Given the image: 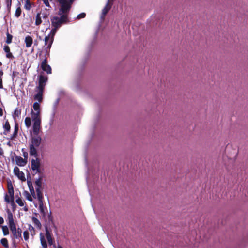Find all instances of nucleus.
<instances>
[{"mask_svg":"<svg viewBox=\"0 0 248 248\" xmlns=\"http://www.w3.org/2000/svg\"><path fill=\"white\" fill-rule=\"evenodd\" d=\"M50 1H52V0H49Z\"/></svg>","mask_w":248,"mask_h":248,"instance_id":"e2e57ef3","label":"nucleus"},{"mask_svg":"<svg viewBox=\"0 0 248 248\" xmlns=\"http://www.w3.org/2000/svg\"><path fill=\"white\" fill-rule=\"evenodd\" d=\"M21 4L19 2H18L17 4V7L15 11V16L17 18H18L21 15L22 13V10L21 8Z\"/></svg>","mask_w":248,"mask_h":248,"instance_id":"bb28decb","label":"nucleus"},{"mask_svg":"<svg viewBox=\"0 0 248 248\" xmlns=\"http://www.w3.org/2000/svg\"><path fill=\"white\" fill-rule=\"evenodd\" d=\"M57 248H62V246L59 245Z\"/></svg>","mask_w":248,"mask_h":248,"instance_id":"4d7b16f0","label":"nucleus"},{"mask_svg":"<svg viewBox=\"0 0 248 248\" xmlns=\"http://www.w3.org/2000/svg\"><path fill=\"white\" fill-rule=\"evenodd\" d=\"M12 1V0H6V1L7 9L9 11L10 10L11 7Z\"/></svg>","mask_w":248,"mask_h":248,"instance_id":"37998d69","label":"nucleus"},{"mask_svg":"<svg viewBox=\"0 0 248 248\" xmlns=\"http://www.w3.org/2000/svg\"><path fill=\"white\" fill-rule=\"evenodd\" d=\"M21 109L16 108L14 112L13 117L15 119H16V117H18L21 114Z\"/></svg>","mask_w":248,"mask_h":248,"instance_id":"c756f323","label":"nucleus"},{"mask_svg":"<svg viewBox=\"0 0 248 248\" xmlns=\"http://www.w3.org/2000/svg\"><path fill=\"white\" fill-rule=\"evenodd\" d=\"M3 127L4 129L3 134L7 135L11 129V126L8 120L5 121V124H3Z\"/></svg>","mask_w":248,"mask_h":248,"instance_id":"b1692460","label":"nucleus"},{"mask_svg":"<svg viewBox=\"0 0 248 248\" xmlns=\"http://www.w3.org/2000/svg\"><path fill=\"white\" fill-rule=\"evenodd\" d=\"M40 238L43 248H47V243L46 240L45 236L42 232L40 233Z\"/></svg>","mask_w":248,"mask_h":248,"instance_id":"412c9836","label":"nucleus"},{"mask_svg":"<svg viewBox=\"0 0 248 248\" xmlns=\"http://www.w3.org/2000/svg\"><path fill=\"white\" fill-rule=\"evenodd\" d=\"M109 0H108V2L106 4V6L102 10V16H105L111 9V5L109 4Z\"/></svg>","mask_w":248,"mask_h":248,"instance_id":"4be33fe9","label":"nucleus"},{"mask_svg":"<svg viewBox=\"0 0 248 248\" xmlns=\"http://www.w3.org/2000/svg\"><path fill=\"white\" fill-rule=\"evenodd\" d=\"M15 155V159L16 164L20 167L24 166L26 165L27 163V159H23L22 157L20 156H16V154Z\"/></svg>","mask_w":248,"mask_h":248,"instance_id":"9b49d317","label":"nucleus"},{"mask_svg":"<svg viewBox=\"0 0 248 248\" xmlns=\"http://www.w3.org/2000/svg\"><path fill=\"white\" fill-rule=\"evenodd\" d=\"M7 188L9 196L7 194L5 195V201L7 203H10L11 205H15V203L14 202V190L11 181L8 182Z\"/></svg>","mask_w":248,"mask_h":248,"instance_id":"20e7f679","label":"nucleus"},{"mask_svg":"<svg viewBox=\"0 0 248 248\" xmlns=\"http://www.w3.org/2000/svg\"><path fill=\"white\" fill-rule=\"evenodd\" d=\"M3 223H4L3 218L1 217H0V224H2Z\"/></svg>","mask_w":248,"mask_h":248,"instance_id":"de8ad7c7","label":"nucleus"},{"mask_svg":"<svg viewBox=\"0 0 248 248\" xmlns=\"http://www.w3.org/2000/svg\"><path fill=\"white\" fill-rule=\"evenodd\" d=\"M23 236L25 241H28L29 237V233L28 231H25L23 232Z\"/></svg>","mask_w":248,"mask_h":248,"instance_id":"79ce46f5","label":"nucleus"},{"mask_svg":"<svg viewBox=\"0 0 248 248\" xmlns=\"http://www.w3.org/2000/svg\"><path fill=\"white\" fill-rule=\"evenodd\" d=\"M53 39L54 36H52L51 32L47 36H46L44 39L45 45L43 47V50L40 51L39 52V57L42 56L43 51L45 52L44 55H46V56H49L50 49L51 48Z\"/></svg>","mask_w":248,"mask_h":248,"instance_id":"f03ea898","label":"nucleus"},{"mask_svg":"<svg viewBox=\"0 0 248 248\" xmlns=\"http://www.w3.org/2000/svg\"><path fill=\"white\" fill-rule=\"evenodd\" d=\"M86 16V14L85 13H81L78 15L76 17V19H80L83 18Z\"/></svg>","mask_w":248,"mask_h":248,"instance_id":"c03bdc74","label":"nucleus"},{"mask_svg":"<svg viewBox=\"0 0 248 248\" xmlns=\"http://www.w3.org/2000/svg\"><path fill=\"white\" fill-rule=\"evenodd\" d=\"M41 13H38L37 14L36 16H35V24L36 26L40 25L42 23V19L41 18L43 17V18H45L47 17V16L46 14H43V16H41Z\"/></svg>","mask_w":248,"mask_h":248,"instance_id":"2eb2a0df","label":"nucleus"},{"mask_svg":"<svg viewBox=\"0 0 248 248\" xmlns=\"http://www.w3.org/2000/svg\"><path fill=\"white\" fill-rule=\"evenodd\" d=\"M6 36H7V37H6V43L7 44H9L12 43L13 36L9 33L8 31H7L6 32Z\"/></svg>","mask_w":248,"mask_h":248,"instance_id":"473e14b6","label":"nucleus"},{"mask_svg":"<svg viewBox=\"0 0 248 248\" xmlns=\"http://www.w3.org/2000/svg\"><path fill=\"white\" fill-rule=\"evenodd\" d=\"M35 170H36L37 173H40L41 172V170L40 168H39V169H35Z\"/></svg>","mask_w":248,"mask_h":248,"instance_id":"603ef678","label":"nucleus"},{"mask_svg":"<svg viewBox=\"0 0 248 248\" xmlns=\"http://www.w3.org/2000/svg\"><path fill=\"white\" fill-rule=\"evenodd\" d=\"M2 229L4 236L7 235L9 233V229L7 226H2Z\"/></svg>","mask_w":248,"mask_h":248,"instance_id":"e433bc0d","label":"nucleus"},{"mask_svg":"<svg viewBox=\"0 0 248 248\" xmlns=\"http://www.w3.org/2000/svg\"><path fill=\"white\" fill-rule=\"evenodd\" d=\"M27 155H28V154H27V153H26H26H24V156L25 157H27Z\"/></svg>","mask_w":248,"mask_h":248,"instance_id":"864d4df0","label":"nucleus"},{"mask_svg":"<svg viewBox=\"0 0 248 248\" xmlns=\"http://www.w3.org/2000/svg\"><path fill=\"white\" fill-rule=\"evenodd\" d=\"M27 184H28V186L29 187L31 195L34 198H36V195H35V193L34 188H33V187L32 186V182H31V178L30 176L29 177V179L28 177H27Z\"/></svg>","mask_w":248,"mask_h":248,"instance_id":"4468645a","label":"nucleus"},{"mask_svg":"<svg viewBox=\"0 0 248 248\" xmlns=\"http://www.w3.org/2000/svg\"><path fill=\"white\" fill-rule=\"evenodd\" d=\"M28 229L30 231L32 235H34L35 234V229L32 225H31L30 224L29 225Z\"/></svg>","mask_w":248,"mask_h":248,"instance_id":"4c0bfd02","label":"nucleus"},{"mask_svg":"<svg viewBox=\"0 0 248 248\" xmlns=\"http://www.w3.org/2000/svg\"><path fill=\"white\" fill-rule=\"evenodd\" d=\"M49 56H46V55H44V59H43L41 63V68L44 72H46L47 74H50L52 72V69L51 66L47 63V58Z\"/></svg>","mask_w":248,"mask_h":248,"instance_id":"0eeeda50","label":"nucleus"},{"mask_svg":"<svg viewBox=\"0 0 248 248\" xmlns=\"http://www.w3.org/2000/svg\"><path fill=\"white\" fill-rule=\"evenodd\" d=\"M14 172L20 180H21L22 181H25L26 178L25 177V174L22 171H20V169L18 167L16 166L14 167Z\"/></svg>","mask_w":248,"mask_h":248,"instance_id":"9d476101","label":"nucleus"},{"mask_svg":"<svg viewBox=\"0 0 248 248\" xmlns=\"http://www.w3.org/2000/svg\"><path fill=\"white\" fill-rule=\"evenodd\" d=\"M33 108L35 111L41 112L40 105L39 102H34L33 104Z\"/></svg>","mask_w":248,"mask_h":248,"instance_id":"7c9ffc66","label":"nucleus"},{"mask_svg":"<svg viewBox=\"0 0 248 248\" xmlns=\"http://www.w3.org/2000/svg\"><path fill=\"white\" fill-rule=\"evenodd\" d=\"M3 50L6 53V57L8 59H14V57L10 51V48L8 45H4L3 47Z\"/></svg>","mask_w":248,"mask_h":248,"instance_id":"a211bd4d","label":"nucleus"},{"mask_svg":"<svg viewBox=\"0 0 248 248\" xmlns=\"http://www.w3.org/2000/svg\"><path fill=\"white\" fill-rule=\"evenodd\" d=\"M16 202L20 206H23L24 205V202L22 201V200L20 198H18L16 200Z\"/></svg>","mask_w":248,"mask_h":248,"instance_id":"ea45409f","label":"nucleus"},{"mask_svg":"<svg viewBox=\"0 0 248 248\" xmlns=\"http://www.w3.org/2000/svg\"><path fill=\"white\" fill-rule=\"evenodd\" d=\"M24 8L29 11L31 8V4L30 0H26L25 4L24 6Z\"/></svg>","mask_w":248,"mask_h":248,"instance_id":"c9c22d12","label":"nucleus"},{"mask_svg":"<svg viewBox=\"0 0 248 248\" xmlns=\"http://www.w3.org/2000/svg\"><path fill=\"white\" fill-rule=\"evenodd\" d=\"M36 146H33V145H30L29 146V153L30 155L34 156L35 157H37L38 156L37 150Z\"/></svg>","mask_w":248,"mask_h":248,"instance_id":"aec40b11","label":"nucleus"},{"mask_svg":"<svg viewBox=\"0 0 248 248\" xmlns=\"http://www.w3.org/2000/svg\"><path fill=\"white\" fill-rule=\"evenodd\" d=\"M7 144L8 145H9V146H11V143H10V141H9V142L7 143Z\"/></svg>","mask_w":248,"mask_h":248,"instance_id":"5fc2aeb1","label":"nucleus"},{"mask_svg":"<svg viewBox=\"0 0 248 248\" xmlns=\"http://www.w3.org/2000/svg\"><path fill=\"white\" fill-rule=\"evenodd\" d=\"M42 178L40 177L38 179L35 181V188H38V189H42Z\"/></svg>","mask_w":248,"mask_h":248,"instance_id":"c85d7f7f","label":"nucleus"},{"mask_svg":"<svg viewBox=\"0 0 248 248\" xmlns=\"http://www.w3.org/2000/svg\"><path fill=\"white\" fill-rule=\"evenodd\" d=\"M74 0H69V2L71 3L72 4Z\"/></svg>","mask_w":248,"mask_h":248,"instance_id":"6e6d98bb","label":"nucleus"},{"mask_svg":"<svg viewBox=\"0 0 248 248\" xmlns=\"http://www.w3.org/2000/svg\"><path fill=\"white\" fill-rule=\"evenodd\" d=\"M48 219H50V215H48Z\"/></svg>","mask_w":248,"mask_h":248,"instance_id":"680f3d73","label":"nucleus"},{"mask_svg":"<svg viewBox=\"0 0 248 248\" xmlns=\"http://www.w3.org/2000/svg\"><path fill=\"white\" fill-rule=\"evenodd\" d=\"M0 89L3 88L2 78H0Z\"/></svg>","mask_w":248,"mask_h":248,"instance_id":"49530a36","label":"nucleus"},{"mask_svg":"<svg viewBox=\"0 0 248 248\" xmlns=\"http://www.w3.org/2000/svg\"><path fill=\"white\" fill-rule=\"evenodd\" d=\"M25 195L28 201H32V197L28 191H25Z\"/></svg>","mask_w":248,"mask_h":248,"instance_id":"a19ab883","label":"nucleus"},{"mask_svg":"<svg viewBox=\"0 0 248 248\" xmlns=\"http://www.w3.org/2000/svg\"><path fill=\"white\" fill-rule=\"evenodd\" d=\"M1 245L5 248H9V244L7 239L5 238H3L0 240Z\"/></svg>","mask_w":248,"mask_h":248,"instance_id":"2f4dec72","label":"nucleus"},{"mask_svg":"<svg viewBox=\"0 0 248 248\" xmlns=\"http://www.w3.org/2000/svg\"><path fill=\"white\" fill-rule=\"evenodd\" d=\"M59 16H53L51 18V25L53 28L51 31V34L54 36L57 30L60 28L62 25V13Z\"/></svg>","mask_w":248,"mask_h":248,"instance_id":"7ed1b4c3","label":"nucleus"},{"mask_svg":"<svg viewBox=\"0 0 248 248\" xmlns=\"http://www.w3.org/2000/svg\"><path fill=\"white\" fill-rule=\"evenodd\" d=\"M40 160L39 158H37L34 159H32L31 160V168L32 170H35V169H39L40 168Z\"/></svg>","mask_w":248,"mask_h":248,"instance_id":"f8f14e48","label":"nucleus"},{"mask_svg":"<svg viewBox=\"0 0 248 248\" xmlns=\"http://www.w3.org/2000/svg\"><path fill=\"white\" fill-rule=\"evenodd\" d=\"M25 43L26 47L29 48L31 47L33 43L32 37L29 35L27 36L25 39Z\"/></svg>","mask_w":248,"mask_h":248,"instance_id":"5701e85b","label":"nucleus"},{"mask_svg":"<svg viewBox=\"0 0 248 248\" xmlns=\"http://www.w3.org/2000/svg\"><path fill=\"white\" fill-rule=\"evenodd\" d=\"M24 210H25V211H27V210H28V209H27V207H25V208H24Z\"/></svg>","mask_w":248,"mask_h":248,"instance_id":"13d9d810","label":"nucleus"},{"mask_svg":"<svg viewBox=\"0 0 248 248\" xmlns=\"http://www.w3.org/2000/svg\"><path fill=\"white\" fill-rule=\"evenodd\" d=\"M42 1H43V3L46 5V7H47L48 8H50L51 7V6H50V5L49 4L48 0H42Z\"/></svg>","mask_w":248,"mask_h":248,"instance_id":"a18cd8bd","label":"nucleus"},{"mask_svg":"<svg viewBox=\"0 0 248 248\" xmlns=\"http://www.w3.org/2000/svg\"><path fill=\"white\" fill-rule=\"evenodd\" d=\"M22 230L20 228H18L16 231L12 232L14 238L17 239L19 241L22 240Z\"/></svg>","mask_w":248,"mask_h":248,"instance_id":"ddd939ff","label":"nucleus"},{"mask_svg":"<svg viewBox=\"0 0 248 248\" xmlns=\"http://www.w3.org/2000/svg\"><path fill=\"white\" fill-rule=\"evenodd\" d=\"M31 219L32 222L33 223L34 225L36 226L37 229L40 230L42 227V225L40 221L34 217H32Z\"/></svg>","mask_w":248,"mask_h":248,"instance_id":"a878e982","label":"nucleus"},{"mask_svg":"<svg viewBox=\"0 0 248 248\" xmlns=\"http://www.w3.org/2000/svg\"><path fill=\"white\" fill-rule=\"evenodd\" d=\"M7 213H8V224H9L10 229L11 232L16 231V230H17V229L16 227V225L14 222L13 214L9 211V210H8Z\"/></svg>","mask_w":248,"mask_h":248,"instance_id":"6e6552de","label":"nucleus"},{"mask_svg":"<svg viewBox=\"0 0 248 248\" xmlns=\"http://www.w3.org/2000/svg\"><path fill=\"white\" fill-rule=\"evenodd\" d=\"M2 62L0 61V66H1L2 65Z\"/></svg>","mask_w":248,"mask_h":248,"instance_id":"052dcab7","label":"nucleus"},{"mask_svg":"<svg viewBox=\"0 0 248 248\" xmlns=\"http://www.w3.org/2000/svg\"><path fill=\"white\" fill-rule=\"evenodd\" d=\"M61 99V96H60V97H58L56 99L55 102H54V104H53V109H54V111L56 110Z\"/></svg>","mask_w":248,"mask_h":248,"instance_id":"72a5a7b5","label":"nucleus"},{"mask_svg":"<svg viewBox=\"0 0 248 248\" xmlns=\"http://www.w3.org/2000/svg\"><path fill=\"white\" fill-rule=\"evenodd\" d=\"M18 129V124L17 123H15L14 133L9 138L10 140H13L17 137Z\"/></svg>","mask_w":248,"mask_h":248,"instance_id":"6ab92c4d","label":"nucleus"},{"mask_svg":"<svg viewBox=\"0 0 248 248\" xmlns=\"http://www.w3.org/2000/svg\"><path fill=\"white\" fill-rule=\"evenodd\" d=\"M71 3L67 2V0H63V24L70 22L68 13L71 7Z\"/></svg>","mask_w":248,"mask_h":248,"instance_id":"39448f33","label":"nucleus"},{"mask_svg":"<svg viewBox=\"0 0 248 248\" xmlns=\"http://www.w3.org/2000/svg\"><path fill=\"white\" fill-rule=\"evenodd\" d=\"M3 75V72L2 70H0V78H2V76Z\"/></svg>","mask_w":248,"mask_h":248,"instance_id":"3c124183","label":"nucleus"},{"mask_svg":"<svg viewBox=\"0 0 248 248\" xmlns=\"http://www.w3.org/2000/svg\"><path fill=\"white\" fill-rule=\"evenodd\" d=\"M39 208L40 210V212L41 214L45 217V212L44 211V209L43 208V203H39Z\"/></svg>","mask_w":248,"mask_h":248,"instance_id":"58836bf2","label":"nucleus"},{"mask_svg":"<svg viewBox=\"0 0 248 248\" xmlns=\"http://www.w3.org/2000/svg\"><path fill=\"white\" fill-rule=\"evenodd\" d=\"M3 114V109L1 108H0V116H2Z\"/></svg>","mask_w":248,"mask_h":248,"instance_id":"09e8293b","label":"nucleus"},{"mask_svg":"<svg viewBox=\"0 0 248 248\" xmlns=\"http://www.w3.org/2000/svg\"><path fill=\"white\" fill-rule=\"evenodd\" d=\"M54 4L59 6L58 13L61 14L62 12V0H54Z\"/></svg>","mask_w":248,"mask_h":248,"instance_id":"cd10ccee","label":"nucleus"},{"mask_svg":"<svg viewBox=\"0 0 248 248\" xmlns=\"http://www.w3.org/2000/svg\"><path fill=\"white\" fill-rule=\"evenodd\" d=\"M41 189L36 188V195L39 203H42L43 200V195Z\"/></svg>","mask_w":248,"mask_h":248,"instance_id":"393cba45","label":"nucleus"},{"mask_svg":"<svg viewBox=\"0 0 248 248\" xmlns=\"http://www.w3.org/2000/svg\"><path fill=\"white\" fill-rule=\"evenodd\" d=\"M25 124L26 127H29L31 126V119L29 117H27L25 118Z\"/></svg>","mask_w":248,"mask_h":248,"instance_id":"f704fd0d","label":"nucleus"},{"mask_svg":"<svg viewBox=\"0 0 248 248\" xmlns=\"http://www.w3.org/2000/svg\"><path fill=\"white\" fill-rule=\"evenodd\" d=\"M3 154V151L1 148L0 147V156L2 155Z\"/></svg>","mask_w":248,"mask_h":248,"instance_id":"8fccbe9b","label":"nucleus"},{"mask_svg":"<svg viewBox=\"0 0 248 248\" xmlns=\"http://www.w3.org/2000/svg\"><path fill=\"white\" fill-rule=\"evenodd\" d=\"M33 137L31 138V144L30 145H33V146H36V147H39L41 142L42 138L39 136V134H34Z\"/></svg>","mask_w":248,"mask_h":248,"instance_id":"1a4fd4ad","label":"nucleus"},{"mask_svg":"<svg viewBox=\"0 0 248 248\" xmlns=\"http://www.w3.org/2000/svg\"><path fill=\"white\" fill-rule=\"evenodd\" d=\"M31 115L33 122V133L35 135L39 134L41 129V112L33 111L31 110Z\"/></svg>","mask_w":248,"mask_h":248,"instance_id":"f257e3e1","label":"nucleus"},{"mask_svg":"<svg viewBox=\"0 0 248 248\" xmlns=\"http://www.w3.org/2000/svg\"><path fill=\"white\" fill-rule=\"evenodd\" d=\"M45 229V236L47 239L48 244L51 246L53 244V238L52 237L51 233L47 227H46Z\"/></svg>","mask_w":248,"mask_h":248,"instance_id":"dca6fc26","label":"nucleus"},{"mask_svg":"<svg viewBox=\"0 0 248 248\" xmlns=\"http://www.w3.org/2000/svg\"><path fill=\"white\" fill-rule=\"evenodd\" d=\"M38 93L34 96V99L37 100L39 103H41L43 101V93L44 90L37 89Z\"/></svg>","mask_w":248,"mask_h":248,"instance_id":"f3484780","label":"nucleus"},{"mask_svg":"<svg viewBox=\"0 0 248 248\" xmlns=\"http://www.w3.org/2000/svg\"><path fill=\"white\" fill-rule=\"evenodd\" d=\"M47 80L48 77L41 73L38 76V85L36 87L37 89L44 90Z\"/></svg>","mask_w":248,"mask_h":248,"instance_id":"423d86ee","label":"nucleus"},{"mask_svg":"<svg viewBox=\"0 0 248 248\" xmlns=\"http://www.w3.org/2000/svg\"><path fill=\"white\" fill-rule=\"evenodd\" d=\"M12 206L13 207V208H14L16 206V205L15 204V205H12Z\"/></svg>","mask_w":248,"mask_h":248,"instance_id":"bf43d9fd","label":"nucleus"}]
</instances>
